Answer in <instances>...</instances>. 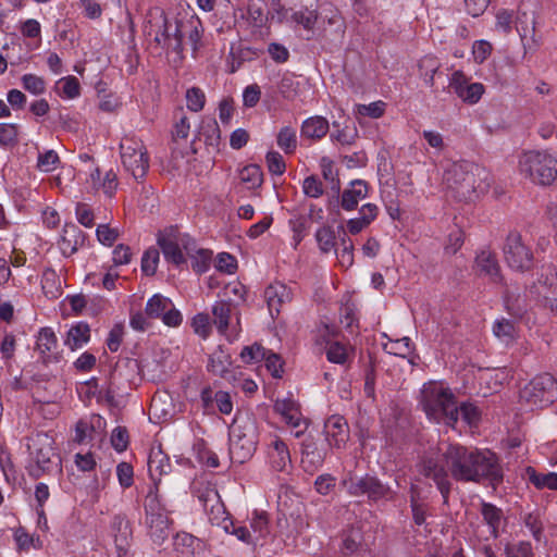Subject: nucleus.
I'll return each mask as SVG.
<instances>
[{
	"mask_svg": "<svg viewBox=\"0 0 557 557\" xmlns=\"http://www.w3.org/2000/svg\"><path fill=\"white\" fill-rule=\"evenodd\" d=\"M264 299L271 317L274 318L275 314L277 315L280 313L281 307L290 301L292 294L286 285L277 282L265 288Z\"/></svg>",
	"mask_w": 557,
	"mask_h": 557,
	"instance_id": "obj_20",
	"label": "nucleus"
},
{
	"mask_svg": "<svg viewBox=\"0 0 557 557\" xmlns=\"http://www.w3.org/2000/svg\"><path fill=\"white\" fill-rule=\"evenodd\" d=\"M129 443V436L125 426H116L111 434V444L117 453H122L127 449Z\"/></svg>",
	"mask_w": 557,
	"mask_h": 557,
	"instance_id": "obj_56",
	"label": "nucleus"
},
{
	"mask_svg": "<svg viewBox=\"0 0 557 557\" xmlns=\"http://www.w3.org/2000/svg\"><path fill=\"white\" fill-rule=\"evenodd\" d=\"M191 326L194 332L201 336L202 338H207L211 333V324L210 317L208 313H198L193 318Z\"/></svg>",
	"mask_w": 557,
	"mask_h": 557,
	"instance_id": "obj_58",
	"label": "nucleus"
},
{
	"mask_svg": "<svg viewBox=\"0 0 557 557\" xmlns=\"http://www.w3.org/2000/svg\"><path fill=\"white\" fill-rule=\"evenodd\" d=\"M35 350L39 354L40 361L48 366L62 360V351L59 349L58 337L51 327H41L36 336Z\"/></svg>",
	"mask_w": 557,
	"mask_h": 557,
	"instance_id": "obj_12",
	"label": "nucleus"
},
{
	"mask_svg": "<svg viewBox=\"0 0 557 557\" xmlns=\"http://www.w3.org/2000/svg\"><path fill=\"white\" fill-rule=\"evenodd\" d=\"M181 27L182 40L187 36L193 50L197 51L202 32L201 22L198 18H189L182 21Z\"/></svg>",
	"mask_w": 557,
	"mask_h": 557,
	"instance_id": "obj_33",
	"label": "nucleus"
},
{
	"mask_svg": "<svg viewBox=\"0 0 557 557\" xmlns=\"http://www.w3.org/2000/svg\"><path fill=\"white\" fill-rule=\"evenodd\" d=\"M149 535L154 543H163L170 535V522L166 515L146 518Z\"/></svg>",
	"mask_w": 557,
	"mask_h": 557,
	"instance_id": "obj_30",
	"label": "nucleus"
},
{
	"mask_svg": "<svg viewBox=\"0 0 557 557\" xmlns=\"http://www.w3.org/2000/svg\"><path fill=\"white\" fill-rule=\"evenodd\" d=\"M326 358L330 362L343 364L347 359V350L345 346L338 342L330 343L326 349Z\"/></svg>",
	"mask_w": 557,
	"mask_h": 557,
	"instance_id": "obj_60",
	"label": "nucleus"
},
{
	"mask_svg": "<svg viewBox=\"0 0 557 557\" xmlns=\"http://www.w3.org/2000/svg\"><path fill=\"white\" fill-rule=\"evenodd\" d=\"M252 535L257 536L258 541L264 539L269 534V519L265 512H253L250 521Z\"/></svg>",
	"mask_w": 557,
	"mask_h": 557,
	"instance_id": "obj_45",
	"label": "nucleus"
},
{
	"mask_svg": "<svg viewBox=\"0 0 557 557\" xmlns=\"http://www.w3.org/2000/svg\"><path fill=\"white\" fill-rule=\"evenodd\" d=\"M505 308L515 319H522L528 311L525 297L520 294H507L505 297Z\"/></svg>",
	"mask_w": 557,
	"mask_h": 557,
	"instance_id": "obj_36",
	"label": "nucleus"
},
{
	"mask_svg": "<svg viewBox=\"0 0 557 557\" xmlns=\"http://www.w3.org/2000/svg\"><path fill=\"white\" fill-rule=\"evenodd\" d=\"M480 512L490 528L491 536L497 539L502 524L506 522L503 510L491 503L482 502Z\"/></svg>",
	"mask_w": 557,
	"mask_h": 557,
	"instance_id": "obj_25",
	"label": "nucleus"
},
{
	"mask_svg": "<svg viewBox=\"0 0 557 557\" xmlns=\"http://www.w3.org/2000/svg\"><path fill=\"white\" fill-rule=\"evenodd\" d=\"M321 170L324 180L331 183L332 190L338 194L341 190V183L339 178L337 177V173L334 172L333 162L325 157L322 158Z\"/></svg>",
	"mask_w": 557,
	"mask_h": 557,
	"instance_id": "obj_54",
	"label": "nucleus"
},
{
	"mask_svg": "<svg viewBox=\"0 0 557 557\" xmlns=\"http://www.w3.org/2000/svg\"><path fill=\"white\" fill-rule=\"evenodd\" d=\"M239 178L249 189H253L262 185L263 173L259 165L248 164L240 170Z\"/></svg>",
	"mask_w": 557,
	"mask_h": 557,
	"instance_id": "obj_37",
	"label": "nucleus"
},
{
	"mask_svg": "<svg viewBox=\"0 0 557 557\" xmlns=\"http://www.w3.org/2000/svg\"><path fill=\"white\" fill-rule=\"evenodd\" d=\"M263 360L265 361L267 369L271 372L273 377H282L284 372V361L278 354L268 350Z\"/></svg>",
	"mask_w": 557,
	"mask_h": 557,
	"instance_id": "obj_52",
	"label": "nucleus"
},
{
	"mask_svg": "<svg viewBox=\"0 0 557 557\" xmlns=\"http://www.w3.org/2000/svg\"><path fill=\"white\" fill-rule=\"evenodd\" d=\"M503 255L506 264L513 271L528 272L533 269L534 256L518 232H510L503 246Z\"/></svg>",
	"mask_w": 557,
	"mask_h": 557,
	"instance_id": "obj_9",
	"label": "nucleus"
},
{
	"mask_svg": "<svg viewBox=\"0 0 557 557\" xmlns=\"http://www.w3.org/2000/svg\"><path fill=\"white\" fill-rule=\"evenodd\" d=\"M475 264L480 273L488 275L493 282L497 283L503 280L500 267L495 253L488 250H482L475 258Z\"/></svg>",
	"mask_w": 557,
	"mask_h": 557,
	"instance_id": "obj_26",
	"label": "nucleus"
},
{
	"mask_svg": "<svg viewBox=\"0 0 557 557\" xmlns=\"http://www.w3.org/2000/svg\"><path fill=\"white\" fill-rule=\"evenodd\" d=\"M368 184L362 180H355L349 187L344 189L341 198V207L345 211H351L357 208L360 200L368 195Z\"/></svg>",
	"mask_w": 557,
	"mask_h": 557,
	"instance_id": "obj_22",
	"label": "nucleus"
},
{
	"mask_svg": "<svg viewBox=\"0 0 557 557\" xmlns=\"http://www.w3.org/2000/svg\"><path fill=\"white\" fill-rule=\"evenodd\" d=\"M144 508L146 511V518H152L158 516L166 515V509L164 505L161 504L159 494H158V485H152L146 496Z\"/></svg>",
	"mask_w": 557,
	"mask_h": 557,
	"instance_id": "obj_35",
	"label": "nucleus"
},
{
	"mask_svg": "<svg viewBox=\"0 0 557 557\" xmlns=\"http://www.w3.org/2000/svg\"><path fill=\"white\" fill-rule=\"evenodd\" d=\"M329 121L320 115L311 116L301 124L300 134L302 137L320 140L329 132Z\"/></svg>",
	"mask_w": 557,
	"mask_h": 557,
	"instance_id": "obj_27",
	"label": "nucleus"
},
{
	"mask_svg": "<svg viewBox=\"0 0 557 557\" xmlns=\"http://www.w3.org/2000/svg\"><path fill=\"white\" fill-rule=\"evenodd\" d=\"M259 442L258 424L249 414H237L230 432V456L234 463L243 465L249 460Z\"/></svg>",
	"mask_w": 557,
	"mask_h": 557,
	"instance_id": "obj_5",
	"label": "nucleus"
},
{
	"mask_svg": "<svg viewBox=\"0 0 557 557\" xmlns=\"http://www.w3.org/2000/svg\"><path fill=\"white\" fill-rule=\"evenodd\" d=\"M520 401L531 408H544L557 399V381L549 373L533 377L519 394Z\"/></svg>",
	"mask_w": 557,
	"mask_h": 557,
	"instance_id": "obj_7",
	"label": "nucleus"
},
{
	"mask_svg": "<svg viewBox=\"0 0 557 557\" xmlns=\"http://www.w3.org/2000/svg\"><path fill=\"white\" fill-rule=\"evenodd\" d=\"M493 334L504 344L508 345L515 342L518 331L516 323L511 320L502 318L493 324Z\"/></svg>",
	"mask_w": 557,
	"mask_h": 557,
	"instance_id": "obj_31",
	"label": "nucleus"
},
{
	"mask_svg": "<svg viewBox=\"0 0 557 557\" xmlns=\"http://www.w3.org/2000/svg\"><path fill=\"white\" fill-rule=\"evenodd\" d=\"M269 457L272 468L276 471H284L292 462L288 447L285 442L280 438H276L271 444Z\"/></svg>",
	"mask_w": 557,
	"mask_h": 557,
	"instance_id": "obj_29",
	"label": "nucleus"
},
{
	"mask_svg": "<svg viewBox=\"0 0 557 557\" xmlns=\"http://www.w3.org/2000/svg\"><path fill=\"white\" fill-rule=\"evenodd\" d=\"M238 305L234 299H221L212 306L213 323L218 331L224 334L230 324V317L233 309Z\"/></svg>",
	"mask_w": 557,
	"mask_h": 557,
	"instance_id": "obj_24",
	"label": "nucleus"
},
{
	"mask_svg": "<svg viewBox=\"0 0 557 557\" xmlns=\"http://www.w3.org/2000/svg\"><path fill=\"white\" fill-rule=\"evenodd\" d=\"M541 270L542 272L537 283L552 290V295L557 296V268L549 263L542 265Z\"/></svg>",
	"mask_w": 557,
	"mask_h": 557,
	"instance_id": "obj_41",
	"label": "nucleus"
},
{
	"mask_svg": "<svg viewBox=\"0 0 557 557\" xmlns=\"http://www.w3.org/2000/svg\"><path fill=\"white\" fill-rule=\"evenodd\" d=\"M277 146L286 153L292 154L297 149L296 131L290 126H284L276 136Z\"/></svg>",
	"mask_w": 557,
	"mask_h": 557,
	"instance_id": "obj_38",
	"label": "nucleus"
},
{
	"mask_svg": "<svg viewBox=\"0 0 557 557\" xmlns=\"http://www.w3.org/2000/svg\"><path fill=\"white\" fill-rule=\"evenodd\" d=\"M315 239L322 252L327 253L335 247V234L331 226H322L315 233Z\"/></svg>",
	"mask_w": 557,
	"mask_h": 557,
	"instance_id": "obj_44",
	"label": "nucleus"
},
{
	"mask_svg": "<svg viewBox=\"0 0 557 557\" xmlns=\"http://www.w3.org/2000/svg\"><path fill=\"white\" fill-rule=\"evenodd\" d=\"M411 341L409 337H403L401 339L384 345V350L386 352L404 358L411 352Z\"/></svg>",
	"mask_w": 557,
	"mask_h": 557,
	"instance_id": "obj_53",
	"label": "nucleus"
},
{
	"mask_svg": "<svg viewBox=\"0 0 557 557\" xmlns=\"http://www.w3.org/2000/svg\"><path fill=\"white\" fill-rule=\"evenodd\" d=\"M197 498L207 512L209 521L212 524L220 525L226 533L235 535L239 541L246 544H258L257 536H253L247 527L237 525L227 517L226 509L221 502L220 495L214 486L207 484L197 490Z\"/></svg>",
	"mask_w": 557,
	"mask_h": 557,
	"instance_id": "obj_4",
	"label": "nucleus"
},
{
	"mask_svg": "<svg viewBox=\"0 0 557 557\" xmlns=\"http://www.w3.org/2000/svg\"><path fill=\"white\" fill-rule=\"evenodd\" d=\"M60 158L54 150H47L38 156L37 166L40 171L51 172L57 169Z\"/></svg>",
	"mask_w": 557,
	"mask_h": 557,
	"instance_id": "obj_55",
	"label": "nucleus"
},
{
	"mask_svg": "<svg viewBox=\"0 0 557 557\" xmlns=\"http://www.w3.org/2000/svg\"><path fill=\"white\" fill-rule=\"evenodd\" d=\"M41 287L48 297L55 298L61 294V281L54 270L48 269L44 272Z\"/></svg>",
	"mask_w": 557,
	"mask_h": 557,
	"instance_id": "obj_40",
	"label": "nucleus"
},
{
	"mask_svg": "<svg viewBox=\"0 0 557 557\" xmlns=\"http://www.w3.org/2000/svg\"><path fill=\"white\" fill-rule=\"evenodd\" d=\"M111 534L117 550V557H126L133 541L129 520L124 515H115L110 524Z\"/></svg>",
	"mask_w": 557,
	"mask_h": 557,
	"instance_id": "obj_15",
	"label": "nucleus"
},
{
	"mask_svg": "<svg viewBox=\"0 0 557 557\" xmlns=\"http://www.w3.org/2000/svg\"><path fill=\"white\" fill-rule=\"evenodd\" d=\"M274 410L282 416L289 426L295 429V437L304 435L308 428V422L302 417L299 404L296 400L293 398L277 399L274 404Z\"/></svg>",
	"mask_w": 557,
	"mask_h": 557,
	"instance_id": "obj_14",
	"label": "nucleus"
},
{
	"mask_svg": "<svg viewBox=\"0 0 557 557\" xmlns=\"http://www.w3.org/2000/svg\"><path fill=\"white\" fill-rule=\"evenodd\" d=\"M171 304L172 301L170 298L156 294L148 299L145 308V314L149 319H161L164 311L170 308Z\"/></svg>",
	"mask_w": 557,
	"mask_h": 557,
	"instance_id": "obj_34",
	"label": "nucleus"
},
{
	"mask_svg": "<svg viewBox=\"0 0 557 557\" xmlns=\"http://www.w3.org/2000/svg\"><path fill=\"white\" fill-rule=\"evenodd\" d=\"M247 17L253 26L261 27L264 23V11L260 0L252 1L247 8Z\"/></svg>",
	"mask_w": 557,
	"mask_h": 557,
	"instance_id": "obj_63",
	"label": "nucleus"
},
{
	"mask_svg": "<svg viewBox=\"0 0 557 557\" xmlns=\"http://www.w3.org/2000/svg\"><path fill=\"white\" fill-rule=\"evenodd\" d=\"M98 240L106 246H112L119 238L120 233L117 228H112L108 224H99L96 230Z\"/></svg>",
	"mask_w": 557,
	"mask_h": 557,
	"instance_id": "obj_59",
	"label": "nucleus"
},
{
	"mask_svg": "<svg viewBox=\"0 0 557 557\" xmlns=\"http://www.w3.org/2000/svg\"><path fill=\"white\" fill-rule=\"evenodd\" d=\"M230 364V356L222 349H218L209 358L208 370L215 375L224 376Z\"/></svg>",
	"mask_w": 557,
	"mask_h": 557,
	"instance_id": "obj_39",
	"label": "nucleus"
},
{
	"mask_svg": "<svg viewBox=\"0 0 557 557\" xmlns=\"http://www.w3.org/2000/svg\"><path fill=\"white\" fill-rule=\"evenodd\" d=\"M188 256L191 258V268L195 272L203 273L208 270L211 252L205 249H195Z\"/></svg>",
	"mask_w": 557,
	"mask_h": 557,
	"instance_id": "obj_49",
	"label": "nucleus"
},
{
	"mask_svg": "<svg viewBox=\"0 0 557 557\" xmlns=\"http://www.w3.org/2000/svg\"><path fill=\"white\" fill-rule=\"evenodd\" d=\"M148 471L153 485H158L161 476L171 471L170 458L160 449L151 450L148 458Z\"/></svg>",
	"mask_w": 557,
	"mask_h": 557,
	"instance_id": "obj_23",
	"label": "nucleus"
},
{
	"mask_svg": "<svg viewBox=\"0 0 557 557\" xmlns=\"http://www.w3.org/2000/svg\"><path fill=\"white\" fill-rule=\"evenodd\" d=\"M200 136L203 137L207 146L218 148L221 138V131L215 120H211L201 126Z\"/></svg>",
	"mask_w": 557,
	"mask_h": 557,
	"instance_id": "obj_42",
	"label": "nucleus"
},
{
	"mask_svg": "<svg viewBox=\"0 0 557 557\" xmlns=\"http://www.w3.org/2000/svg\"><path fill=\"white\" fill-rule=\"evenodd\" d=\"M85 239V233L76 224L65 223L61 239L59 240L62 255L65 257L72 256L79 247L84 246Z\"/></svg>",
	"mask_w": 557,
	"mask_h": 557,
	"instance_id": "obj_19",
	"label": "nucleus"
},
{
	"mask_svg": "<svg viewBox=\"0 0 557 557\" xmlns=\"http://www.w3.org/2000/svg\"><path fill=\"white\" fill-rule=\"evenodd\" d=\"M443 182L455 199L474 201L488 191L493 180L485 168L470 161H460L445 170Z\"/></svg>",
	"mask_w": 557,
	"mask_h": 557,
	"instance_id": "obj_2",
	"label": "nucleus"
},
{
	"mask_svg": "<svg viewBox=\"0 0 557 557\" xmlns=\"http://www.w3.org/2000/svg\"><path fill=\"white\" fill-rule=\"evenodd\" d=\"M325 441L330 447L341 448L348 440V424L344 417L332 416L324 423Z\"/></svg>",
	"mask_w": 557,
	"mask_h": 557,
	"instance_id": "obj_18",
	"label": "nucleus"
},
{
	"mask_svg": "<svg viewBox=\"0 0 557 557\" xmlns=\"http://www.w3.org/2000/svg\"><path fill=\"white\" fill-rule=\"evenodd\" d=\"M298 83L293 76H284L278 84V91L283 98L294 100L298 94Z\"/></svg>",
	"mask_w": 557,
	"mask_h": 557,
	"instance_id": "obj_64",
	"label": "nucleus"
},
{
	"mask_svg": "<svg viewBox=\"0 0 557 557\" xmlns=\"http://www.w3.org/2000/svg\"><path fill=\"white\" fill-rule=\"evenodd\" d=\"M519 170L533 183L548 186L557 178V160L545 151H528L520 157Z\"/></svg>",
	"mask_w": 557,
	"mask_h": 557,
	"instance_id": "obj_6",
	"label": "nucleus"
},
{
	"mask_svg": "<svg viewBox=\"0 0 557 557\" xmlns=\"http://www.w3.org/2000/svg\"><path fill=\"white\" fill-rule=\"evenodd\" d=\"M421 404L430 419L455 428L459 419V410L455 395L449 388L430 382L421 391Z\"/></svg>",
	"mask_w": 557,
	"mask_h": 557,
	"instance_id": "obj_3",
	"label": "nucleus"
},
{
	"mask_svg": "<svg viewBox=\"0 0 557 557\" xmlns=\"http://www.w3.org/2000/svg\"><path fill=\"white\" fill-rule=\"evenodd\" d=\"M122 164L136 180H143L149 169V157L143 141L133 137H125L120 144Z\"/></svg>",
	"mask_w": 557,
	"mask_h": 557,
	"instance_id": "obj_8",
	"label": "nucleus"
},
{
	"mask_svg": "<svg viewBox=\"0 0 557 557\" xmlns=\"http://www.w3.org/2000/svg\"><path fill=\"white\" fill-rule=\"evenodd\" d=\"M157 243L162 250L164 259L176 267L186 263L181 246H183L187 255L195 250V243L188 235L176 236L173 231L169 233L159 232Z\"/></svg>",
	"mask_w": 557,
	"mask_h": 557,
	"instance_id": "obj_10",
	"label": "nucleus"
},
{
	"mask_svg": "<svg viewBox=\"0 0 557 557\" xmlns=\"http://www.w3.org/2000/svg\"><path fill=\"white\" fill-rule=\"evenodd\" d=\"M301 465L306 472L314 473L320 469L327 455V448L318 444L313 438H307L302 443Z\"/></svg>",
	"mask_w": 557,
	"mask_h": 557,
	"instance_id": "obj_17",
	"label": "nucleus"
},
{
	"mask_svg": "<svg viewBox=\"0 0 557 557\" xmlns=\"http://www.w3.org/2000/svg\"><path fill=\"white\" fill-rule=\"evenodd\" d=\"M22 85L24 89L34 94L41 95L46 90L45 79L34 74H25L22 76Z\"/></svg>",
	"mask_w": 557,
	"mask_h": 557,
	"instance_id": "obj_51",
	"label": "nucleus"
},
{
	"mask_svg": "<svg viewBox=\"0 0 557 557\" xmlns=\"http://www.w3.org/2000/svg\"><path fill=\"white\" fill-rule=\"evenodd\" d=\"M348 493L352 496L367 495L370 500H380L391 493L389 486L383 484L376 476L366 474L360 478L344 481Z\"/></svg>",
	"mask_w": 557,
	"mask_h": 557,
	"instance_id": "obj_11",
	"label": "nucleus"
},
{
	"mask_svg": "<svg viewBox=\"0 0 557 557\" xmlns=\"http://www.w3.org/2000/svg\"><path fill=\"white\" fill-rule=\"evenodd\" d=\"M116 475L120 485L123 488H128L134 483V471L133 467L128 462H120L116 467Z\"/></svg>",
	"mask_w": 557,
	"mask_h": 557,
	"instance_id": "obj_61",
	"label": "nucleus"
},
{
	"mask_svg": "<svg viewBox=\"0 0 557 557\" xmlns=\"http://www.w3.org/2000/svg\"><path fill=\"white\" fill-rule=\"evenodd\" d=\"M449 87L463 102L468 104L479 102L485 91L483 84L470 83L469 78L461 71H455L451 74Z\"/></svg>",
	"mask_w": 557,
	"mask_h": 557,
	"instance_id": "obj_13",
	"label": "nucleus"
},
{
	"mask_svg": "<svg viewBox=\"0 0 557 557\" xmlns=\"http://www.w3.org/2000/svg\"><path fill=\"white\" fill-rule=\"evenodd\" d=\"M57 85L61 90V96L65 98L74 99L81 95V85L75 76L62 77Z\"/></svg>",
	"mask_w": 557,
	"mask_h": 557,
	"instance_id": "obj_43",
	"label": "nucleus"
},
{
	"mask_svg": "<svg viewBox=\"0 0 557 557\" xmlns=\"http://www.w3.org/2000/svg\"><path fill=\"white\" fill-rule=\"evenodd\" d=\"M418 468L420 474L435 483L444 504L448 503L453 487L449 476L458 482L480 483L487 480L492 484L503 479L495 454L459 444L440 447L436 455L423 457Z\"/></svg>",
	"mask_w": 557,
	"mask_h": 557,
	"instance_id": "obj_1",
	"label": "nucleus"
},
{
	"mask_svg": "<svg viewBox=\"0 0 557 557\" xmlns=\"http://www.w3.org/2000/svg\"><path fill=\"white\" fill-rule=\"evenodd\" d=\"M527 474L529 478V481L536 487V488H548L552 491H557V473L555 472H547V473H539L536 470L532 467L527 468Z\"/></svg>",
	"mask_w": 557,
	"mask_h": 557,
	"instance_id": "obj_32",
	"label": "nucleus"
},
{
	"mask_svg": "<svg viewBox=\"0 0 557 557\" xmlns=\"http://www.w3.org/2000/svg\"><path fill=\"white\" fill-rule=\"evenodd\" d=\"M504 553L506 557H534L532 545L527 541H520L516 544H506Z\"/></svg>",
	"mask_w": 557,
	"mask_h": 557,
	"instance_id": "obj_47",
	"label": "nucleus"
},
{
	"mask_svg": "<svg viewBox=\"0 0 557 557\" xmlns=\"http://www.w3.org/2000/svg\"><path fill=\"white\" fill-rule=\"evenodd\" d=\"M181 23L182 21L176 20L171 22L166 17H163L160 30L157 32L154 37L156 42L163 48L171 49L176 52H182L183 45Z\"/></svg>",
	"mask_w": 557,
	"mask_h": 557,
	"instance_id": "obj_16",
	"label": "nucleus"
},
{
	"mask_svg": "<svg viewBox=\"0 0 557 557\" xmlns=\"http://www.w3.org/2000/svg\"><path fill=\"white\" fill-rule=\"evenodd\" d=\"M187 108L194 112L203 109L206 102L205 92L198 87H191L186 91Z\"/></svg>",
	"mask_w": 557,
	"mask_h": 557,
	"instance_id": "obj_48",
	"label": "nucleus"
},
{
	"mask_svg": "<svg viewBox=\"0 0 557 557\" xmlns=\"http://www.w3.org/2000/svg\"><path fill=\"white\" fill-rule=\"evenodd\" d=\"M18 128L15 124L0 123V145L14 146L17 143Z\"/></svg>",
	"mask_w": 557,
	"mask_h": 557,
	"instance_id": "obj_57",
	"label": "nucleus"
},
{
	"mask_svg": "<svg viewBox=\"0 0 557 557\" xmlns=\"http://www.w3.org/2000/svg\"><path fill=\"white\" fill-rule=\"evenodd\" d=\"M90 339V327L86 322H78L72 325L66 333L64 345L72 351L82 348Z\"/></svg>",
	"mask_w": 557,
	"mask_h": 557,
	"instance_id": "obj_28",
	"label": "nucleus"
},
{
	"mask_svg": "<svg viewBox=\"0 0 557 557\" xmlns=\"http://www.w3.org/2000/svg\"><path fill=\"white\" fill-rule=\"evenodd\" d=\"M268 349L260 344L255 343L251 346H245L240 352V357L245 363H253L263 360Z\"/></svg>",
	"mask_w": 557,
	"mask_h": 557,
	"instance_id": "obj_50",
	"label": "nucleus"
},
{
	"mask_svg": "<svg viewBox=\"0 0 557 557\" xmlns=\"http://www.w3.org/2000/svg\"><path fill=\"white\" fill-rule=\"evenodd\" d=\"M524 524L532 533V536L534 537V540L537 542H541V540L543 537L544 527H543L542 520L540 519V516L534 512H530V513L525 515Z\"/></svg>",
	"mask_w": 557,
	"mask_h": 557,
	"instance_id": "obj_62",
	"label": "nucleus"
},
{
	"mask_svg": "<svg viewBox=\"0 0 557 557\" xmlns=\"http://www.w3.org/2000/svg\"><path fill=\"white\" fill-rule=\"evenodd\" d=\"M364 549L362 532L358 528H350L343 533L339 557H358Z\"/></svg>",
	"mask_w": 557,
	"mask_h": 557,
	"instance_id": "obj_21",
	"label": "nucleus"
},
{
	"mask_svg": "<svg viewBox=\"0 0 557 557\" xmlns=\"http://www.w3.org/2000/svg\"><path fill=\"white\" fill-rule=\"evenodd\" d=\"M160 253L154 247L148 248L141 258V271L144 274L151 276L157 272Z\"/></svg>",
	"mask_w": 557,
	"mask_h": 557,
	"instance_id": "obj_46",
	"label": "nucleus"
}]
</instances>
